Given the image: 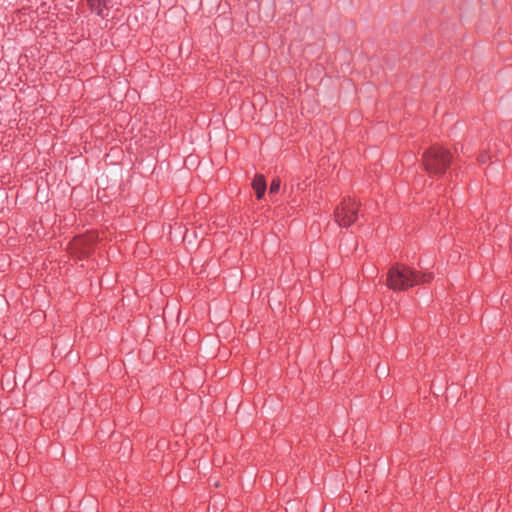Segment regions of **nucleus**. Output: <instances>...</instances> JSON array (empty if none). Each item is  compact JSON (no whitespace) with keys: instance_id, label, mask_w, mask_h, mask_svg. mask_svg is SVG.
I'll return each instance as SVG.
<instances>
[{"instance_id":"nucleus-1","label":"nucleus","mask_w":512,"mask_h":512,"mask_svg":"<svg viewBox=\"0 0 512 512\" xmlns=\"http://www.w3.org/2000/svg\"><path fill=\"white\" fill-rule=\"evenodd\" d=\"M432 278V273H420L408 266L395 264L387 274V285L392 290H406L420 283H428Z\"/></svg>"},{"instance_id":"nucleus-3","label":"nucleus","mask_w":512,"mask_h":512,"mask_svg":"<svg viewBox=\"0 0 512 512\" xmlns=\"http://www.w3.org/2000/svg\"><path fill=\"white\" fill-rule=\"evenodd\" d=\"M360 204L353 198L347 197L334 210L335 222L343 228L354 224L359 217Z\"/></svg>"},{"instance_id":"nucleus-4","label":"nucleus","mask_w":512,"mask_h":512,"mask_svg":"<svg viewBox=\"0 0 512 512\" xmlns=\"http://www.w3.org/2000/svg\"><path fill=\"white\" fill-rule=\"evenodd\" d=\"M91 12L95 13L101 18L108 17V0H86Z\"/></svg>"},{"instance_id":"nucleus-5","label":"nucleus","mask_w":512,"mask_h":512,"mask_svg":"<svg viewBox=\"0 0 512 512\" xmlns=\"http://www.w3.org/2000/svg\"><path fill=\"white\" fill-rule=\"evenodd\" d=\"M252 188L255 190L257 199H261L264 196L267 185L263 175H255L252 181Z\"/></svg>"},{"instance_id":"nucleus-2","label":"nucleus","mask_w":512,"mask_h":512,"mask_svg":"<svg viewBox=\"0 0 512 512\" xmlns=\"http://www.w3.org/2000/svg\"><path fill=\"white\" fill-rule=\"evenodd\" d=\"M422 161L429 174L442 176L452 163V154L442 146L433 145L423 153Z\"/></svg>"},{"instance_id":"nucleus-6","label":"nucleus","mask_w":512,"mask_h":512,"mask_svg":"<svg viewBox=\"0 0 512 512\" xmlns=\"http://www.w3.org/2000/svg\"><path fill=\"white\" fill-rule=\"evenodd\" d=\"M281 181L279 178H275L272 180L269 188L270 194H275L280 190Z\"/></svg>"},{"instance_id":"nucleus-7","label":"nucleus","mask_w":512,"mask_h":512,"mask_svg":"<svg viewBox=\"0 0 512 512\" xmlns=\"http://www.w3.org/2000/svg\"><path fill=\"white\" fill-rule=\"evenodd\" d=\"M489 158H490V156H489L486 152H484V153H481V154L479 155V157H478V161H479L480 163L484 164V163H486V162H487V160H488Z\"/></svg>"}]
</instances>
